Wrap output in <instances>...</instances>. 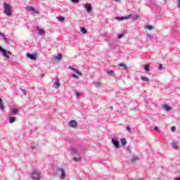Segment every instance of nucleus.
Here are the masks:
<instances>
[{
    "label": "nucleus",
    "mask_w": 180,
    "mask_h": 180,
    "mask_svg": "<svg viewBox=\"0 0 180 180\" xmlns=\"http://www.w3.org/2000/svg\"><path fill=\"white\" fill-rule=\"evenodd\" d=\"M72 155H75L73 160L76 162H79L81 161V155H79V152L77 148H72L71 149Z\"/></svg>",
    "instance_id": "1"
},
{
    "label": "nucleus",
    "mask_w": 180,
    "mask_h": 180,
    "mask_svg": "<svg viewBox=\"0 0 180 180\" xmlns=\"http://www.w3.org/2000/svg\"><path fill=\"white\" fill-rule=\"evenodd\" d=\"M4 13L7 16H12V8L11 7V5L8 3L4 4Z\"/></svg>",
    "instance_id": "2"
},
{
    "label": "nucleus",
    "mask_w": 180,
    "mask_h": 180,
    "mask_svg": "<svg viewBox=\"0 0 180 180\" xmlns=\"http://www.w3.org/2000/svg\"><path fill=\"white\" fill-rule=\"evenodd\" d=\"M0 53H2L3 56L6 57V58H8V59L11 58V56H9V55L11 56V54H12L11 51H8L7 50L2 48L1 46H0Z\"/></svg>",
    "instance_id": "3"
},
{
    "label": "nucleus",
    "mask_w": 180,
    "mask_h": 180,
    "mask_svg": "<svg viewBox=\"0 0 180 180\" xmlns=\"http://www.w3.org/2000/svg\"><path fill=\"white\" fill-rule=\"evenodd\" d=\"M32 179L38 180L40 179V172L37 170H33L32 172Z\"/></svg>",
    "instance_id": "4"
},
{
    "label": "nucleus",
    "mask_w": 180,
    "mask_h": 180,
    "mask_svg": "<svg viewBox=\"0 0 180 180\" xmlns=\"http://www.w3.org/2000/svg\"><path fill=\"white\" fill-rule=\"evenodd\" d=\"M84 8H85L87 13H91V12L92 11V6L91 5V4L87 3L86 4H83Z\"/></svg>",
    "instance_id": "5"
},
{
    "label": "nucleus",
    "mask_w": 180,
    "mask_h": 180,
    "mask_svg": "<svg viewBox=\"0 0 180 180\" xmlns=\"http://www.w3.org/2000/svg\"><path fill=\"white\" fill-rule=\"evenodd\" d=\"M26 10L28 12H32V15H34V13H39V11H37V10H36V8H34L33 6H30L26 8Z\"/></svg>",
    "instance_id": "6"
},
{
    "label": "nucleus",
    "mask_w": 180,
    "mask_h": 180,
    "mask_svg": "<svg viewBox=\"0 0 180 180\" xmlns=\"http://www.w3.org/2000/svg\"><path fill=\"white\" fill-rule=\"evenodd\" d=\"M131 16V14L129 15L128 16L116 17L115 19L119 22H122V20H127V19H130Z\"/></svg>",
    "instance_id": "7"
},
{
    "label": "nucleus",
    "mask_w": 180,
    "mask_h": 180,
    "mask_svg": "<svg viewBox=\"0 0 180 180\" xmlns=\"http://www.w3.org/2000/svg\"><path fill=\"white\" fill-rule=\"evenodd\" d=\"M68 126L70 127H72V129H74V128L77 127V126H78V123H77V122L75 120H72L68 122Z\"/></svg>",
    "instance_id": "8"
},
{
    "label": "nucleus",
    "mask_w": 180,
    "mask_h": 180,
    "mask_svg": "<svg viewBox=\"0 0 180 180\" xmlns=\"http://www.w3.org/2000/svg\"><path fill=\"white\" fill-rule=\"evenodd\" d=\"M69 70H71L72 71H74L79 77H81L82 75V72H81L78 69H75V68H73L72 66H69Z\"/></svg>",
    "instance_id": "9"
},
{
    "label": "nucleus",
    "mask_w": 180,
    "mask_h": 180,
    "mask_svg": "<svg viewBox=\"0 0 180 180\" xmlns=\"http://www.w3.org/2000/svg\"><path fill=\"white\" fill-rule=\"evenodd\" d=\"M112 143L115 147V148H119V147H120L119 141L115 139V138L112 139Z\"/></svg>",
    "instance_id": "10"
},
{
    "label": "nucleus",
    "mask_w": 180,
    "mask_h": 180,
    "mask_svg": "<svg viewBox=\"0 0 180 180\" xmlns=\"http://www.w3.org/2000/svg\"><path fill=\"white\" fill-rule=\"evenodd\" d=\"M27 58H30V60H36L37 58V55L29 53H27Z\"/></svg>",
    "instance_id": "11"
},
{
    "label": "nucleus",
    "mask_w": 180,
    "mask_h": 180,
    "mask_svg": "<svg viewBox=\"0 0 180 180\" xmlns=\"http://www.w3.org/2000/svg\"><path fill=\"white\" fill-rule=\"evenodd\" d=\"M58 171L61 172V179H64L65 178V171L63 168H58Z\"/></svg>",
    "instance_id": "12"
},
{
    "label": "nucleus",
    "mask_w": 180,
    "mask_h": 180,
    "mask_svg": "<svg viewBox=\"0 0 180 180\" xmlns=\"http://www.w3.org/2000/svg\"><path fill=\"white\" fill-rule=\"evenodd\" d=\"M37 30L40 36H44L46 34L44 30L40 29L39 27H37Z\"/></svg>",
    "instance_id": "13"
},
{
    "label": "nucleus",
    "mask_w": 180,
    "mask_h": 180,
    "mask_svg": "<svg viewBox=\"0 0 180 180\" xmlns=\"http://www.w3.org/2000/svg\"><path fill=\"white\" fill-rule=\"evenodd\" d=\"M8 122H9V123H15V122H16V117H9Z\"/></svg>",
    "instance_id": "14"
},
{
    "label": "nucleus",
    "mask_w": 180,
    "mask_h": 180,
    "mask_svg": "<svg viewBox=\"0 0 180 180\" xmlns=\"http://www.w3.org/2000/svg\"><path fill=\"white\" fill-rule=\"evenodd\" d=\"M18 113H19V110L16 109V108H13L11 110V115H18Z\"/></svg>",
    "instance_id": "15"
},
{
    "label": "nucleus",
    "mask_w": 180,
    "mask_h": 180,
    "mask_svg": "<svg viewBox=\"0 0 180 180\" xmlns=\"http://www.w3.org/2000/svg\"><path fill=\"white\" fill-rule=\"evenodd\" d=\"M163 108L164 109H165V110H167V112H169V110H171V107L167 104H164L163 105Z\"/></svg>",
    "instance_id": "16"
},
{
    "label": "nucleus",
    "mask_w": 180,
    "mask_h": 180,
    "mask_svg": "<svg viewBox=\"0 0 180 180\" xmlns=\"http://www.w3.org/2000/svg\"><path fill=\"white\" fill-rule=\"evenodd\" d=\"M56 19H58V20H59V22H64L65 20V18L61 16V15H58Z\"/></svg>",
    "instance_id": "17"
},
{
    "label": "nucleus",
    "mask_w": 180,
    "mask_h": 180,
    "mask_svg": "<svg viewBox=\"0 0 180 180\" xmlns=\"http://www.w3.org/2000/svg\"><path fill=\"white\" fill-rule=\"evenodd\" d=\"M0 36L1 37H3L4 41H8V37H6V36H5V34L2 33V32H0Z\"/></svg>",
    "instance_id": "18"
},
{
    "label": "nucleus",
    "mask_w": 180,
    "mask_h": 180,
    "mask_svg": "<svg viewBox=\"0 0 180 180\" xmlns=\"http://www.w3.org/2000/svg\"><path fill=\"white\" fill-rule=\"evenodd\" d=\"M107 74L110 75V77H115V72L113 70H108Z\"/></svg>",
    "instance_id": "19"
},
{
    "label": "nucleus",
    "mask_w": 180,
    "mask_h": 180,
    "mask_svg": "<svg viewBox=\"0 0 180 180\" xmlns=\"http://www.w3.org/2000/svg\"><path fill=\"white\" fill-rule=\"evenodd\" d=\"M122 146H126L127 144V141H126V139L122 138L120 139Z\"/></svg>",
    "instance_id": "20"
},
{
    "label": "nucleus",
    "mask_w": 180,
    "mask_h": 180,
    "mask_svg": "<svg viewBox=\"0 0 180 180\" xmlns=\"http://www.w3.org/2000/svg\"><path fill=\"white\" fill-rule=\"evenodd\" d=\"M138 160H139V157L134 156L131 160V162H132V164H134V162H136V161H137Z\"/></svg>",
    "instance_id": "21"
},
{
    "label": "nucleus",
    "mask_w": 180,
    "mask_h": 180,
    "mask_svg": "<svg viewBox=\"0 0 180 180\" xmlns=\"http://www.w3.org/2000/svg\"><path fill=\"white\" fill-rule=\"evenodd\" d=\"M143 68L146 72H148L150 71V65L147 64L143 66Z\"/></svg>",
    "instance_id": "22"
},
{
    "label": "nucleus",
    "mask_w": 180,
    "mask_h": 180,
    "mask_svg": "<svg viewBox=\"0 0 180 180\" xmlns=\"http://www.w3.org/2000/svg\"><path fill=\"white\" fill-rule=\"evenodd\" d=\"M119 67H122L123 70H124V71H126L127 70V65H126L125 64L123 63H120Z\"/></svg>",
    "instance_id": "23"
},
{
    "label": "nucleus",
    "mask_w": 180,
    "mask_h": 180,
    "mask_svg": "<svg viewBox=\"0 0 180 180\" xmlns=\"http://www.w3.org/2000/svg\"><path fill=\"white\" fill-rule=\"evenodd\" d=\"M55 85H56V86H61V84H60V80L58 79V78H56V82H55Z\"/></svg>",
    "instance_id": "24"
},
{
    "label": "nucleus",
    "mask_w": 180,
    "mask_h": 180,
    "mask_svg": "<svg viewBox=\"0 0 180 180\" xmlns=\"http://www.w3.org/2000/svg\"><path fill=\"white\" fill-rule=\"evenodd\" d=\"M56 60H60L63 58V54L59 53L56 58Z\"/></svg>",
    "instance_id": "25"
},
{
    "label": "nucleus",
    "mask_w": 180,
    "mask_h": 180,
    "mask_svg": "<svg viewBox=\"0 0 180 180\" xmlns=\"http://www.w3.org/2000/svg\"><path fill=\"white\" fill-rule=\"evenodd\" d=\"M130 18H131L132 19H134V20H137V19H139V15H131Z\"/></svg>",
    "instance_id": "26"
},
{
    "label": "nucleus",
    "mask_w": 180,
    "mask_h": 180,
    "mask_svg": "<svg viewBox=\"0 0 180 180\" xmlns=\"http://www.w3.org/2000/svg\"><path fill=\"white\" fill-rule=\"evenodd\" d=\"M80 30H81L82 33H83L84 34H85V33H86V27H82L80 28Z\"/></svg>",
    "instance_id": "27"
},
{
    "label": "nucleus",
    "mask_w": 180,
    "mask_h": 180,
    "mask_svg": "<svg viewBox=\"0 0 180 180\" xmlns=\"http://www.w3.org/2000/svg\"><path fill=\"white\" fill-rule=\"evenodd\" d=\"M141 79L143 81H146V82H148V81H150V79H148L147 77H144V76L141 77Z\"/></svg>",
    "instance_id": "28"
},
{
    "label": "nucleus",
    "mask_w": 180,
    "mask_h": 180,
    "mask_svg": "<svg viewBox=\"0 0 180 180\" xmlns=\"http://www.w3.org/2000/svg\"><path fill=\"white\" fill-rule=\"evenodd\" d=\"M96 88H101L102 84L100 82L94 83Z\"/></svg>",
    "instance_id": "29"
},
{
    "label": "nucleus",
    "mask_w": 180,
    "mask_h": 180,
    "mask_svg": "<svg viewBox=\"0 0 180 180\" xmlns=\"http://www.w3.org/2000/svg\"><path fill=\"white\" fill-rule=\"evenodd\" d=\"M172 147L174 150H178V145L176 143H173Z\"/></svg>",
    "instance_id": "30"
},
{
    "label": "nucleus",
    "mask_w": 180,
    "mask_h": 180,
    "mask_svg": "<svg viewBox=\"0 0 180 180\" xmlns=\"http://www.w3.org/2000/svg\"><path fill=\"white\" fill-rule=\"evenodd\" d=\"M146 29H148V30H153V29H154V27L153 25H148L146 27Z\"/></svg>",
    "instance_id": "31"
},
{
    "label": "nucleus",
    "mask_w": 180,
    "mask_h": 180,
    "mask_svg": "<svg viewBox=\"0 0 180 180\" xmlns=\"http://www.w3.org/2000/svg\"><path fill=\"white\" fill-rule=\"evenodd\" d=\"M0 109L1 110H4V109H5V106L4 105V103H0Z\"/></svg>",
    "instance_id": "32"
},
{
    "label": "nucleus",
    "mask_w": 180,
    "mask_h": 180,
    "mask_svg": "<svg viewBox=\"0 0 180 180\" xmlns=\"http://www.w3.org/2000/svg\"><path fill=\"white\" fill-rule=\"evenodd\" d=\"M126 129H127V131H129V133H131V129L130 128V127L127 126Z\"/></svg>",
    "instance_id": "33"
},
{
    "label": "nucleus",
    "mask_w": 180,
    "mask_h": 180,
    "mask_svg": "<svg viewBox=\"0 0 180 180\" xmlns=\"http://www.w3.org/2000/svg\"><path fill=\"white\" fill-rule=\"evenodd\" d=\"M123 36H124V34H119L117 36V39H122V37H123Z\"/></svg>",
    "instance_id": "34"
},
{
    "label": "nucleus",
    "mask_w": 180,
    "mask_h": 180,
    "mask_svg": "<svg viewBox=\"0 0 180 180\" xmlns=\"http://www.w3.org/2000/svg\"><path fill=\"white\" fill-rule=\"evenodd\" d=\"M72 78H75V79H78V77L75 74L72 75Z\"/></svg>",
    "instance_id": "35"
},
{
    "label": "nucleus",
    "mask_w": 180,
    "mask_h": 180,
    "mask_svg": "<svg viewBox=\"0 0 180 180\" xmlns=\"http://www.w3.org/2000/svg\"><path fill=\"white\" fill-rule=\"evenodd\" d=\"M21 92H22V94L25 95V96H26V90L21 89Z\"/></svg>",
    "instance_id": "36"
},
{
    "label": "nucleus",
    "mask_w": 180,
    "mask_h": 180,
    "mask_svg": "<svg viewBox=\"0 0 180 180\" xmlns=\"http://www.w3.org/2000/svg\"><path fill=\"white\" fill-rule=\"evenodd\" d=\"M73 4H78L79 2V0H71Z\"/></svg>",
    "instance_id": "37"
},
{
    "label": "nucleus",
    "mask_w": 180,
    "mask_h": 180,
    "mask_svg": "<svg viewBox=\"0 0 180 180\" xmlns=\"http://www.w3.org/2000/svg\"><path fill=\"white\" fill-rule=\"evenodd\" d=\"M147 36H148V37H149V39H152V40H153V39H154V37H153V35H151L150 34H148Z\"/></svg>",
    "instance_id": "38"
},
{
    "label": "nucleus",
    "mask_w": 180,
    "mask_h": 180,
    "mask_svg": "<svg viewBox=\"0 0 180 180\" xmlns=\"http://www.w3.org/2000/svg\"><path fill=\"white\" fill-rule=\"evenodd\" d=\"M154 130H155V131H158V132L161 131H160V129H158V127H155L154 128Z\"/></svg>",
    "instance_id": "39"
},
{
    "label": "nucleus",
    "mask_w": 180,
    "mask_h": 180,
    "mask_svg": "<svg viewBox=\"0 0 180 180\" xmlns=\"http://www.w3.org/2000/svg\"><path fill=\"white\" fill-rule=\"evenodd\" d=\"M158 70H159L160 71H161V70H162V64H160V65H159Z\"/></svg>",
    "instance_id": "40"
},
{
    "label": "nucleus",
    "mask_w": 180,
    "mask_h": 180,
    "mask_svg": "<svg viewBox=\"0 0 180 180\" xmlns=\"http://www.w3.org/2000/svg\"><path fill=\"white\" fill-rule=\"evenodd\" d=\"M171 130L172 131H175V130H176V128L175 127H172Z\"/></svg>",
    "instance_id": "41"
},
{
    "label": "nucleus",
    "mask_w": 180,
    "mask_h": 180,
    "mask_svg": "<svg viewBox=\"0 0 180 180\" xmlns=\"http://www.w3.org/2000/svg\"><path fill=\"white\" fill-rule=\"evenodd\" d=\"M76 96H77V98L81 96V93L77 92V93H76Z\"/></svg>",
    "instance_id": "42"
},
{
    "label": "nucleus",
    "mask_w": 180,
    "mask_h": 180,
    "mask_svg": "<svg viewBox=\"0 0 180 180\" xmlns=\"http://www.w3.org/2000/svg\"><path fill=\"white\" fill-rule=\"evenodd\" d=\"M31 148H32V150H36L37 148H36V146H32Z\"/></svg>",
    "instance_id": "43"
},
{
    "label": "nucleus",
    "mask_w": 180,
    "mask_h": 180,
    "mask_svg": "<svg viewBox=\"0 0 180 180\" xmlns=\"http://www.w3.org/2000/svg\"><path fill=\"white\" fill-rule=\"evenodd\" d=\"M174 180H180V177H176L174 178Z\"/></svg>",
    "instance_id": "44"
},
{
    "label": "nucleus",
    "mask_w": 180,
    "mask_h": 180,
    "mask_svg": "<svg viewBox=\"0 0 180 180\" xmlns=\"http://www.w3.org/2000/svg\"><path fill=\"white\" fill-rule=\"evenodd\" d=\"M115 2H120V0H114Z\"/></svg>",
    "instance_id": "45"
},
{
    "label": "nucleus",
    "mask_w": 180,
    "mask_h": 180,
    "mask_svg": "<svg viewBox=\"0 0 180 180\" xmlns=\"http://www.w3.org/2000/svg\"><path fill=\"white\" fill-rule=\"evenodd\" d=\"M0 103H2V98H0Z\"/></svg>",
    "instance_id": "46"
},
{
    "label": "nucleus",
    "mask_w": 180,
    "mask_h": 180,
    "mask_svg": "<svg viewBox=\"0 0 180 180\" xmlns=\"http://www.w3.org/2000/svg\"><path fill=\"white\" fill-rule=\"evenodd\" d=\"M179 6L180 8V0L179 1Z\"/></svg>",
    "instance_id": "47"
},
{
    "label": "nucleus",
    "mask_w": 180,
    "mask_h": 180,
    "mask_svg": "<svg viewBox=\"0 0 180 180\" xmlns=\"http://www.w3.org/2000/svg\"><path fill=\"white\" fill-rule=\"evenodd\" d=\"M130 150V146L128 147V150Z\"/></svg>",
    "instance_id": "48"
},
{
    "label": "nucleus",
    "mask_w": 180,
    "mask_h": 180,
    "mask_svg": "<svg viewBox=\"0 0 180 180\" xmlns=\"http://www.w3.org/2000/svg\"><path fill=\"white\" fill-rule=\"evenodd\" d=\"M42 77H44V75H42Z\"/></svg>",
    "instance_id": "49"
}]
</instances>
